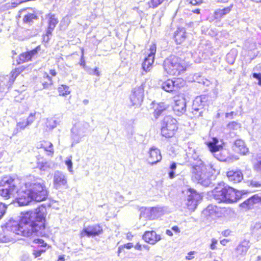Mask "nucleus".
I'll return each instance as SVG.
<instances>
[{
    "instance_id": "nucleus-1",
    "label": "nucleus",
    "mask_w": 261,
    "mask_h": 261,
    "mask_svg": "<svg viewBox=\"0 0 261 261\" xmlns=\"http://www.w3.org/2000/svg\"><path fill=\"white\" fill-rule=\"evenodd\" d=\"M20 184L18 179L4 177L0 180V195L8 199L17 194V201L19 206L27 205L32 201L40 202L46 199L48 192L42 180L23 184L19 189ZM6 209V205L0 202V219L5 214Z\"/></svg>"
},
{
    "instance_id": "nucleus-2",
    "label": "nucleus",
    "mask_w": 261,
    "mask_h": 261,
    "mask_svg": "<svg viewBox=\"0 0 261 261\" xmlns=\"http://www.w3.org/2000/svg\"><path fill=\"white\" fill-rule=\"evenodd\" d=\"M46 208L41 206L34 211L25 212L22 214L20 221L10 219L5 225V234L1 240L9 242L13 239L15 234L24 237L44 236L46 234L45 226Z\"/></svg>"
},
{
    "instance_id": "nucleus-3",
    "label": "nucleus",
    "mask_w": 261,
    "mask_h": 261,
    "mask_svg": "<svg viewBox=\"0 0 261 261\" xmlns=\"http://www.w3.org/2000/svg\"><path fill=\"white\" fill-rule=\"evenodd\" d=\"M198 164H194L192 167V179L204 187H208L212 183L215 169L211 164L205 165L202 161H199Z\"/></svg>"
},
{
    "instance_id": "nucleus-4",
    "label": "nucleus",
    "mask_w": 261,
    "mask_h": 261,
    "mask_svg": "<svg viewBox=\"0 0 261 261\" xmlns=\"http://www.w3.org/2000/svg\"><path fill=\"white\" fill-rule=\"evenodd\" d=\"M213 196L219 203H233L240 199V193L234 189L227 185L225 186L224 183H221L214 189Z\"/></svg>"
},
{
    "instance_id": "nucleus-5",
    "label": "nucleus",
    "mask_w": 261,
    "mask_h": 261,
    "mask_svg": "<svg viewBox=\"0 0 261 261\" xmlns=\"http://www.w3.org/2000/svg\"><path fill=\"white\" fill-rule=\"evenodd\" d=\"M223 142L222 140L217 138H213L207 143L210 151L218 160L224 162L227 158V151L223 149Z\"/></svg>"
},
{
    "instance_id": "nucleus-6",
    "label": "nucleus",
    "mask_w": 261,
    "mask_h": 261,
    "mask_svg": "<svg viewBox=\"0 0 261 261\" xmlns=\"http://www.w3.org/2000/svg\"><path fill=\"white\" fill-rule=\"evenodd\" d=\"M177 129V120L171 116L164 117L161 128V134L166 138L173 137Z\"/></svg>"
},
{
    "instance_id": "nucleus-7",
    "label": "nucleus",
    "mask_w": 261,
    "mask_h": 261,
    "mask_svg": "<svg viewBox=\"0 0 261 261\" xmlns=\"http://www.w3.org/2000/svg\"><path fill=\"white\" fill-rule=\"evenodd\" d=\"M22 66L16 68L10 75L0 76V93L6 92L13 85L16 77L23 70Z\"/></svg>"
},
{
    "instance_id": "nucleus-8",
    "label": "nucleus",
    "mask_w": 261,
    "mask_h": 261,
    "mask_svg": "<svg viewBox=\"0 0 261 261\" xmlns=\"http://www.w3.org/2000/svg\"><path fill=\"white\" fill-rule=\"evenodd\" d=\"M89 127V124L86 122H79L76 123L71 129V137L73 140L72 146L73 144L79 143L82 138L85 136Z\"/></svg>"
},
{
    "instance_id": "nucleus-9",
    "label": "nucleus",
    "mask_w": 261,
    "mask_h": 261,
    "mask_svg": "<svg viewBox=\"0 0 261 261\" xmlns=\"http://www.w3.org/2000/svg\"><path fill=\"white\" fill-rule=\"evenodd\" d=\"M207 100V97L205 95H201L197 96L193 100L191 113L193 115V117L198 118L202 116L204 111L203 107Z\"/></svg>"
},
{
    "instance_id": "nucleus-10",
    "label": "nucleus",
    "mask_w": 261,
    "mask_h": 261,
    "mask_svg": "<svg viewBox=\"0 0 261 261\" xmlns=\"http://www.w3.org/2000/svg\"><path fill=\"white\" fill-rule=\"evenodd\" d=\"M144 98V84L134 88L132 91L129 98L132 106H140Z\"/></svg>"
},
{
    "instance_id": "nucleus-11",
    "label": "nucleus",
    "mask_w": 261,
    "mask_h": 261,
    "mask_svg": "<svg viewBox=\"0 0 261 261\" xmlns=\"http://www.w3.org/2000/svg\"><path fill=\"white\" fill-rule=\"evenodd\" d=\"M173 110L174 113L178 116H180L186 112V101L184 96L177 95L174 97Z\"/></svg>"
},
{
    "instance_id": "nucleus-12",
    "label": "nucleus",
    "mask_w": 261,
    "mask_h": 261,
    "mask_svg": "<svg viewBox=\"0 0 261 261\" xmlns=\"http://www.w3.org/2000/svg\"><path fill=\"white\" fill-rule=\"evenodd\" d=\"M53 185L56 189L67 187V177L62 171H56L54 174Z\"/></svg>"
},
{
    "instance_id": "nucleus-13",
    "label": "nucleus",
    "mask_w": 261,
    "mask_h": 261,
    "mask_svg": "<svg viewBox=\"0 0 261 261\" xmlns=\"http://www.w3.org/2000/svg\"><path fill=\"white\" fill-rule=\"evenodd\" d=\"M186 194L188 196L187 205L189 209L194 210L198 204V201L201 199L200 195L191 189L188 190Z\"/></svg>"
},
{
    "instance_id": "nucleus-14",
    "label": "nucleus",
    "mask_w": 261,
    "mask_h": 261,
    "mask_svg": "<svg viewBox=\"0 0 261 261\" xmlns=\"http://www.w3.org/2000/svg\"><path fill=\"white\" fill-rule=\"evenodd\" d=\"M103 232L101 226L99 224L90 225L84 228L81 232V237H84L87 236L88 237H95L100 235Z\"/></svg>"
},
{
    "instance_id": "nucleus-15",
    "label": "nucleus",
    "mask_w": 261,
    "mask_h": 261,
    "mask_svg": "<svg viewBox=\"0 0 261 261\" xmlns=\"http://www.w3.org/2000/svg\"><path fill=\"white\" fill-rule=\"evenodd\" d=\"M40 50L41 47L39 45L35 49L31 50L30 51L21 54L19 56V59L17 60V64H21L25 62L31 61L32 59L36 58Z\"/></svg>"
},
{
    "instance_id": "nucleus-16",
    "label": "nucleus",
    "mask_w": 261,
    "mask_h": 261,
    "mask_svg": "<svg viewBox=\"0 0 261 261\" xmlns=\"http://www.w3.org/2000/svg\"><path fill=\"white\" fill-rule=\"evenodd\" d=\"M149 156L147 159L148 162L151 165H154L160 162L162 156L160 150L157 147L152 146L148 151Z\"/></svg>"
},
{
    "instance_id": "nucleus-17",
    "label": "nucleus",
    "mask_w": 261,
    "mask_h": 261,
    "mask_svg": "<svg viewBox=\"0 0 261 261\" xmlns=\"http://www.w3.org/2000/svg\"><path fill=\"white\" fill-rule=\"evenodd\" d=\"M48 28L46 33V36L44 39L48 41L49 39V36L51 35L52 32L54 30L56 25L59 22L58 18L54 14H48Z\"/></svg>"
},
{
    "instance_id": "nucleus-18",
    "label": "nucleus",
    "mask_w": 261,
    "mask_h": 261,
    "mask_svg": "<svg viewBox=\"0 0 261 261\" xmlns=\"http://www.w3.org/2000/svg\"><path fill=\"white\" fill-rule=\"evenodd\" d=\"M143 239L152 245L155 244L161 239L160 236L158 235L154 231H146L143 236Z\"/></svg>"
},
{
    "instance_id": "nucleus-19",
    "label": "nucleus",
    "mask_w": 261,
    "mask_h": 261,
    "mask_svg": "<svg viewBox=\"0 0 261 261\" xmlns=\"http://www.w3.org/2000/svg\"><path fill=\"white\" fill-rule=\"evenodd\" d=\"M141 212L140 214V217H147L148 216H145L146 214H149L150 213L152 215L155 216H160L163 214V208L162 207H151V208H146L142 207L140 209Z\"/></svg>"
},
{
    "instance_id": "nucleus-20",
    "label": "nucleus",
    "mask_w": 261,
    "mask_h": 261,
    "mask_svg": "<svg viewBox=\"0 0 261 261\" xmlns=\"http://www.w3.org/2000/svg\"><path fill=\"white\" fill-rule=\"evenodd\" d=\"M156 47L154 43H152L150 45L149 49V53L148 56L146 57L142 65H152L154 62V56L156 53Z\"/></svg>"
},
{
    "instance_id": "nucleus-21",
    "label": "nucleus",
    "mask_w": 261,
    "mask_h": 261,
    "mask_svg": "<svg viewBox=\"0 0 261 261\" xmlns=\"http://www.w3.org/2000/svg\"><path fill=\"white\" fill-rule=\"evenodd\" d=\"M228 180L233 183H238L243 179V174L241 171H229L227 172Z\"/></svg>"
},
{
    "instance_id": "nucleus-22",
    "label": "nucleus",
    "mask_w": 261,
    "mask_h": 261,
    "mask_svg": "<svg viewBox=\"0 0 261 261\" xmlns=\"http://www.w3.org/2000/svg\"><path fill=\"white\" fill-rule=\"evenodd\" d=\"M184 66H165V70L170 75L178 76L186 71Z\"/></svg>"
},
{
    "instance_id": "nucleus-23",
    "label": "nucleus",
    "mask_w": 261,
    "mask_h": 261,
    "mask_svg": "<svg viewBox=\"0 0 261 261\" xmlns=\"http://www.w3.org/2000/svg\"><path fill=\"white\" fill-rule=\"evenodd\" d=\"M233 150L242 154H246L248 152V149L246 146L244 142L241 139L237 140L233 145Z\"/></svg>"
},
{
    "instance_id": "nucleus-24",
    "label": "nucleus",
    "mask_w": 261,
    "mask_h": 261,
    "mask_svg": "<svg viewBox=\"0 0 261 261\" xmlns=\"http://www.w3.org/2000/svg\"><path fill=\"white\" fill-rule=\"evenodd\" d=\"M186 32L184 28H178L174 33V38L177 44L181 43L186 39Z\"/></svg>"
},
{
    "instance_id": "nucleus-25",
    "label": "nucleus",
    "mask_w": 261,
    "mask_h": 261,
    "mask_svg": "<svg viewBox=\"0 0 261 261\" xmlns=\"http://www.w3.org/2000/svg\"><path fill=\"white\" fill-rule=\"evenodd\" d=\"M249 242L247 241H244L240 243L236 248L237 254L241 256L245 255L249 248Z\"/></svg>"
},
{
    "instance_id": "nucleus-26",
    "label": "nucleus",
    "mask_w": 261,
    "mask_h": 261,
    "mask_svg": "<svg viewBox=\"0 0 261 261\" xmlns=\"http://www.w3.org/2000/svg\"><path fill=\"white\" fill-rule=\"evenodd\" d=\"M233 5H230L229 6L224 8L222 9H218L215 12V17L216 19H219L224 17L226 14H228L232 9Z\"/></svg>"
},
{
    "instance_id": "nucleus-27",
    "label": "nucleus",
    "mask_w": 261,
    "mask_h": 261,
    "mask_svg": "<svg viewBox=\"0 0 261 261\" xmlns=\"http://www.w3.org/2000/svg\"><path fill=\"white\" fill-rule=\"evenodd\" d=\"M219 208L217 206L210 204L203 211V213L204 215L210 216H217L219 214Z\"/></svg>"
},
{
    "instance_id": "nucleus-28",
    "label": "nucleus",
    "mask_w": 261,
    "mask_h": 261,
    "mask_svg": "<svg viewBox=\"0 0 261 261\" xmlns=\"http://www.w3.org/2000/svg\"><path fill=\"white\" fill-rule=\"evenodd\" d=\"M167 108V107L164 102L158 103L153 112V115L155 118L157 119Z\"/></svg>"
},
{
    "instance_id": "nucleus-29",
    "label": "nucleus",
    "mask_w": 261,
    "mask_h": 261,
    "mask_svg": "<svg viewBox=\"0 0 261 261\" xmlns=\"http://www.w3.org/2000/svg\"><path fill=\"white\" fill-rule=\"evenodd\" d=\"M162 88L168 92H172L175 91L174 89V84H173V80L169 79L163 82L162 84Z\"/></svg>"
},
{
    "instance_id": "nucleus-30",
    "label": "nucleus",
    "mask_w": 261,
    "mask_h": 261,
    "mask_svg": "<svg viewBox=\"0 0 261 261\" xmlns=\"http://www.w3.org/2000/svg\"><path fill=\"white\" fill-rule=\"evenodd\" d=\"M241 128V124L236 121H232L226 125V129L229 130L230 133H234L235 131L240 130Z\"/></svg>"
},
{
    "instance_id": "nucleus-31",
    "label": "nucleus",
    "mask_w": 261,
    "mask_h": 261,
    "mask_svg": "<svg viewBox=\"0 0 261 261\" xmlns=\"http://www.w3.org/2000/svg\"><path fill=\"white\" fill-rule=\"evenodd\" d=\"M178 60L177 57L171 56L165 61L164 65H180V63H177Z\"/></svg>"
},
{
    "instance_id": "nucleus-32",
    "label": "nucleus",
    "mask_w": 261,
    "mask_h": 261,
    "mask_svg": "<svg viewBox=\"0 0 261 261\" xmlns=\"http://www.w3.org/2000/svg\"><path fill=\"white\" fill-rule=\"evenodd\" d=\"M37 167L43 171H48L51 168V164L47 161L38 162L37 163Z\"/></svg>"
},
{
    "instance_id": "nucleus-33",
    "label": "nucleus",
    "mask_w": 261,
    "mask_h": 261,
    "mask_svg": "<svg viewBox=\"0 0 261 261\" xmlns=\"http://www.w3.org/2000/svg\"><path fill=\"white\" fill-rule=\"evenodd\" d=\"M188 158V162H189L192 167H193L194 164H198V162L199 161H202L199 158L198 153L196 152L192 154L191 155H189L187 156Z\"/></svg>"
},
{
    "instance_id": "nucleus-34",
    "label": "nucleus",
    "mask_w": 261,
    "mask_h": 261,
    "mask_svg": "<svg viewBox=\"0 0 261 261\" xmlns=\"http://www.w3.org/2000/svg\"><path fill=\"white\" fill-rule=\"evenodd\" d=\"M40 148H42L46 152L53 153L54 152L53 146L51 143L44 141L41 144Z\"/></svg>"
},
{
    "instance_id": "nucleus-35",
    "label": "nucleus",
    "mask_w": 261,
    "mask_h": 261,
    "mask_svg": "<svg viewBox=\"0 0 261 261\" xmlns=\"http://www.w3.org/2000/svg\"><path fill=\"white\" fill-rule=\"evenodd\" d=\"M59 95L61 96H66L70 93L69 87L66 85H62L58 88Z\"/></svg>"
},
{
    "instance_id": "nucleus-36",
    "label": "nucleus",
    "mask_w": 261,
    "mask_h": 261,
    "mask_svg": "<svg viewBox=\"0 0 261 261\" xmlns=\"http://www.w3.org/2000/svg\"><path fill=\"white\" fill-rule=\"evenodd\" d=\"M257 199L256 198L255 195L252 196L249 199L245 200L243 203L242 205L243 206H246L247 207L249 208L251 206L253 205L254 203L256 202Z\"/></svg>"
},
{
    "instance_id": "nucleus-37",
    "label": "nucleus",
    "mask_w": 261,
    "mask_h": 261,
    "mask_svg": "<svg viewBox=\"0 0 261 261\" xmlns=\"http://www.w3.org/2000/svg\"><path fill=\"white\" fill-rule=\"evenodd\" d=\"M43 78L47 80V81L42 82L43 88H47L49 86L53 84L51 79L47 73L45 72L44 73Z\"/></svg>"
},
{
    "instance_id": "nucleus-38",
    "label": "nucleus",
    "mask_w": 261,
    "mask_h": 261,
    "mask_svg": "<svg viewBox=\"0 0 261 261\" xmlns=\"http://www.w3.org/2000/svg\"><path fill=\"white\" fill-rule=\"evenodd\" d=\"M37 19V16L35 14L29 13L24 16L23 18V21L30 24L33 22V20H36Z\"/></svg>"
},
{
    "instance_id": "nucleus-39",
    "label": "nucleus",
    "mask_w": 261,
    "mask_h": 261,
    "mask_svg": "<svg viewBox=\"0 0 261 261\" xmlns=\"http://www.w3.org/2000/svg\"><path fill=\"white\" fill-rule=\"evenodd\" d=\"M195 146V144L193 142H189L188 143V149L186 150L187 156L196 152Z\"/></svg>"
},
{
    "instance_id": "nucleus-40",
    "label": "nucleus",
    "mask_w": 261,
    "mask_h": 261,
    "mask_svg": "<svg viewBox=\"0 0 261 261\" xmlns=\"http://www.w3.org/2000/svg\"><path fill=\"white\" fill-rule=\"evenodd\" d=\"M83 67L85 70L90 74L96 75L97 76L100 75V72L98 71L97 68H91L90 66H83Z\"/></svg>"
},
{
    "instance_id": "nucleus-41",
    "label": "nucleus",
    "mask_w": 261,
    "mask_h": 261,
    "mask_svg": "<svg viewBox=\"0 0 261 261\" xmlns=\"http://www.w3.org/2000/svg\"><path fill=\"white\" fill-rule=\"evenodd\" d=\"M252 231L255 235L261 236V223H256L252 228Z\"/></svg>"
},
{
    "instance_id": "nucleus-42",
    "label": "nucleus",
    "mask_w": 261,
    "mask_h": 261,
    "mask_svg": "<svg viewBox=\"0 0 261 261\" xmlns=\"http://www.w3.org/2000/svg\"><path fill=\"white\" fill-rule=\"evenodd\" d=\"M177 167L176 164L175 162H173L170 166V171L169 172V177L170 179H173L175 177V172Z\"/></svg>"
},
{
    "instance_id": "nucleus-43",
    "label": "nucleus",
    "mask_w": 261,
    "mask_h": 261,
    "mask_svg": "<svg viewBox=\"0 0 261 261\" xmlns=\"http://www.w3.org/2000/svg\"><path fill=\"white\" fill-rule=\"evenodd\" d=\"M185 84L184 80L181 79H177L174 81H173V84H174V90H177L181 87H182Z\"/></svg>"
},
{
    "instance_id": "nucleus-44",
    "label": "nucleus",
    "mask_w": 261,
    "mask_h": 261,
    "mask_svg": "<svg viewBox=\"0 0 261 261\" xmlns=\"http://www.w3.org/2000/svg\"><path fill=\"white\" fill-rule=\"evenodd\" d=\"M226 61H227V63L230 64L232 65L234 63V60H235V56L234 55L233 52L231 51V52L229 53L226 55Z\"/></svg>"
},
{
    "instance_id": "nucleus-45",
    "label": "nucleus",
    "mask_w": 261,
    "mask_h": 261,
    "mask_svg": "<svg viewBox=\"0 0 261 261\" xmlns=\"http://www.w3.org/2000/svg\"><path fill=\"white\" fill-rule=\"evenodd\" d=\"M165 0H150L148 2V4L150 7L152 8H155L161 5Z\"/></svg>"
},
{
    "instance_id": "nucleus-46",
    "label": "nucleus",
    "mask_w": 261,
    "mask_h": 261,
    "mask_svg": "<svg viewBox=\"0 0 261 261\" xmlns=\"http://www.w3.org/2000/svg\"><path fill=\"white\" fill-rule=\"evenodd\" d=\"M57 122L53 119H49L47 120V127L50 129L55 128L57 125Z\"/></svg>"
},
{
    "instance_id": "nucleus-47",
    "label": "nucleus",
    "mask_w": 261,
    "mask_h": 261,
    "mask_svg": "<svg viewBox=\"0 0 261 261\" xmlns=\"http://www.w3.org/2000/svg\"><path fill=\"white\" fill-rule=\"evenodd\" d=\"M253 167L258 172H261V159L258 157L256 161L253 164Z\"/></svg>"
},
{
    "instance_id": "nucleus-48",
    "label": "nucleus",
    "mask_w": 261,
    "mask_h": 261,
    "mask_svg": "<svg viewBox=\"0 0 261 261\" xmlns=\"http://www.w3.org/2000/svg\"><path fill=\"white\" fill-rule=\"evenodd\" d=\"M36 113H31L27 119V125H30L35 120Z\"/></svg>"
},
{
    "instance_id": "nucleus-49",
    "label": "nucleus",
    "mask_w": 261,
    "mask_h": 261,
    "mask_svg": "<svg viewBox=\"0 0 261 261\" xmlns=\"http://www.w3.org/2000/svg\"><path fill=\"white\" fill-rule=\"evenodd\" d=\"M80 2L79 0H74L71 3V7H73L71 9V14H73L76 10V8H75V6H79L80 5Z\"/></svg>"
},
{
    "instance_id": "nucleus-50",
    "label": "nucleus",
    "mask_w": 261,
    "mask_h": 261,
    "mask_svg": "<svg viewBox=\"0 0 261 261\" xmlns=\"http://www.w3.org/2000/svg\"><path fill=\"white\" fill-rule=\"evenodd\" d=\"M72 157L70 156L69 158H68L67 160L65 161V164L67 165L68 167V170L70 172L72 171V162L71 161Z\"/></svg>"
},
{
    "instance_id": "nucleus-51",
    "label": "nucleus",
    "mask_w": 261,
    "mask_h": 261,
    "mask_svg": "<svg viewBox=\"0 0 261 261\" xmlns=\"http://www.w3.org/2000/svg\"><path fill=\"white\" fill-rule=\"evenodd\" d=\"M253 78L258 80V84L261 86V73H253L252 74Z\"/></svg>"
},
{
    "instance_id": "nucleus-52",
    "label": "nucleus",
    "mask_w": 261,
    "mask_h": 261,
    "mask_svg": "<svg viewBox=\"0 0 261 261\" xmlns=\"http://www.w3.org/2000/svg\"><path fill=\"white\" fill-rule=\"evenodd\" d=\"M45 252V250L41 249V250H34L33 251V255L35 256V257H37L40 256L41 254Z\"/></svg>"
},
{
    "instance_id": "nucleus-53",
    "label": "nucleus",
    "mask_w": 261,
    "mask_h": 261,
    "mask_svg": "<svg viewBox=\"0 0 261 261\" xmlns=\"http://www.w3.org/2000/svg\"><path fill=\"white\" fill-rule=\"evenodd\" d=\"M16 125L19 127L21 130L25 129L28 125H27L25 121L18 122L17 123Z\"/></svg>"
},
{
    "instance_id": "nucleus-54",
    "label": "nucleus",
    "mask_w": 261,
    "mask_h": 261,
    "mask_svg": "<svg viewBox=\"0 0 261 261\" xmlns=\"http://www.w3.org/2000/svg\"><path fill=\"white\" fill-rule=\"evenodd\" d=\"M33 242L35 243L40 244L41 246H46V244L44 243V241L40 239H34Z\"/></svg>"
},
{
    "instance_id": "nucleus-55",
    "label": "nucleus",
    "mask_w": 261,
    "mask_h": 261,
    "mask_svg": "<svg viewBox=\"0 0 261 261\" xmlns=\"http://www.w3.org/2000/svg\"><path fill=\"white\" fill-rule=\"evenodd\" d=\"M21 261H31L29 255L28 254H24L21 257Z\"/></svg>"
},
{
    "instance_id": "nucleus-56",
    "label": "nucleus",
    "mask_w": 261,
    "mask_h": 261,
    "mask_svg": "<svg viewBox=\"0 0 261 261\" xmlns=\"http://www.w3.org/2000/svg\"><path fill=\"white\" fill-rule=\"evenodd\" d=\"M217 244V241L215 239H213L212 240V244L211 245V249L212 250H214L216 248V244Z\"/></svg>"
},
{
    "instance_id": "nucleus-57",
    "label": "nucleus",
    "mask_w": 261,
    "mask_h": 261,
    "mask_svg": "<svg viewBox=\"0 0 261 261\" xmlns=\"http://www.w3.org/2000/svg\"><path fill=\"white\" fill-rule=\"evenodd\" d=\"M190 3L192 5H197L202 2V0H189Z\"/></svg>"
},
{
    "instance_id": "nucleus-58",
    "label": "nucleus",
    "mask_w": 261,
    "mask_h": 261,
    "mask_svg": "<svg viewBox=\"0 0 261 261\" xmlns=\"http://www.w3.org/2000/svg\"><path fill=\"white\" fill-rule=\"evenodd\" d=\"M21 129L17 126V125H16L15 128L13 130L12 135L15 136L16 135Z\"/></svg>"
},
{
    "instance_id": "nucleus-59",
    "label": "nucleus",
    "mask_w": 261,
    "mask_h": 261,
    "mask_svg": "<svg viewBox=\"0 0 261 261\" xmlns=\"http://www.w3.org/2000/svg\"><path fill=\"white\" fill-rule=\"evenodd\" d=\"M152 66H142L141 69L145 73L150 71Z\"/></svg>"
},
{
    "instance_id": "nucleus-60",
    "label": "nucleus",
    "mask_w": 261,
    "mask_h": 261,
    "mask_svg": "<svg viewBox=\"0 0 261 261\" xmlns=\"http://www.w3.org/2000/svg\"><path fill=\"white\" fill-rule=\"evenodd\" d=\"M233 114H234L233 112H231L230 113H226L225 114V117L226 118H230V119H232Z\"/></svg>"
},
{
    "instance_id": "nucleus-61",
    "label": "nucleus",
    "mask_w": 261,
    "mask_h": 261,
    "mask_svg": "<svg viewBox=\"0 0 261 261\" xmlns=\"http://www.w3.org/2000/svg\"><path fill=\"white\" fill-rule=\"evenodd\" d=\"M194 251H191L188 253V255L186 256V259L190 260L193 258V256H191L192 255L194 254Z\"/></svg>"
},
{
    "instance_id": "nucleus-62",
    "label": "nucleus",
    "mask_w": 261,
    "mask_h": 261,
    "mask_svg": "<svg viewBox=\"0 0 261 261\" xmlns=\"http://www.w3.org/2000/svg\"><path fill=\"white\" fill-rule=\"evenodd\" d=\"M133 247V244L132 243H128L124 245V247L127 249H130Z\"/></svg>"
},
{
    "instance_id": "nucleus-63",
    "label": "nucleus",
    "mask_w": 261,
    "mask_h": 261,
    "mask_svg": "<svg viewBox=\"0 0 261 261\" xmlns=\"http://www.w3.org/2000/svg\"><path fill=\"white\" fill-rule=\"evenodd\" d=\"M172 230L176 233H179L180 232L179 229L177 226L172 227Z\"/></svg>"
},
{
    "instance_id": "nucleus-64",
    "label": "nucleus",
    "mask_w": 261,
    "mask_h": 261,
    "mask_svg": "<svg viewBox=\"0 0 261 261\" xmlns=\"http://www.w3.org/2000/svg\"><path fill=\"white\" fill-rule=\"evenodd\" d=\"M166 233L169 236H172L173 233L171 230L167 229L166 231Z\"/></svg>"
}]
</instances>
